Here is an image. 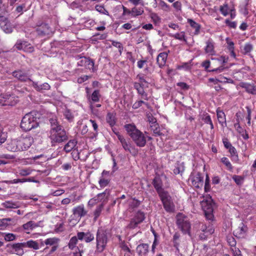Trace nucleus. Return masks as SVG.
Instances as JSON below:
<instances>
[{
    "label": "nucleus",
    "mask_w": 256,
    "mask_h": 256,
    "mask_svg": "<svg viewBox=\"0 0 256 256\" xmlns=\"http://www.w3.org/2000/svg\"><path fill=\"white\" fill-rule=\"evenodd\" d=\"M128 134L132 138L136 145L139 147H144L146 142V138L144 134L134 124H128L124 126Z\"/></svg>",
    "instance_id": "f257e3e1"
},
{
    "label": "nucleus",
    "mask_w": 256,
    "mask_h": 256,
    "mask_svg": "<svg viewBox=\"0 0 256 256\" xmlns=\"http://www.w3.org/2000/svg\"><path fill=\"white\" fill-rule=\"evenodd\" d=\"M38 118L35 112H31L26 114L20 122V128L24 131H29L38 126Z\"/></svg>",
    "instance_id": "f03ea898"
},
{
    "label": "nucleus",
    "mask_w": 256,
    "mask_h": 256,
    "mask_svg": "<svg viewBox=\"0 0 256 256\" xmlns=\"http://www.w3.org/2000/svg\"><path fill=\"white\" fill-rule=\"evenodd\" d=\"M49 138L52 146L56 144L61 143L68 139L66 132L62 127L51 128L50 131Z\"/></svg>",
    "instance_id": "7ed1b4c3"
},
{
    "label": "nucleus",
    "mask_w": 256,
    "mask_h": 256,
    "mask_svg": "<svg viewBox=\"0 0 256 256\" xmlns=\"http://www.w3.org/2000/svg\"><path fill=\"white\" fill-rule=\"evenodd\" d=\"M200 205L207 219L212 220L213 215V202L212 198L209 195L204 196L200 201Z\"/></svg>",
    "instance_id": "20e7f679"
},
{
    "label": "nucleus",
    "mask_w": 256,
    "mask_h": 256,
    "mask_svg": "<svg viewBox=\"0 0 256 256\" xmlns=\"http://www.w3.org/2000/svg\"><path fill=\"white\" fill-rule=\"evenodd\" d=\"M176 224L184 234L190 233V224L188 218L184 214L179 213L176 215Z\"/></svg>",
    "instance_id": "39448f33"
},
{
    "label": "nucleus",
    "mask_w": 256,
    "mask_h": 256,
    "mask_svg": "<svg viewBox=\"0 0 256 256\" xmlns=\"http://www.w3.org/2000/svg\"><path fill=\"white\" fill-rule=\"evenodd\" d=\"M160 196L162 202L165 210L168 212H172L174 210V205L172 198L168 192L160 193Z\"/></svg>",
    "instance_id": "423d86ee"
},
{
    "label": "nucleus",
    "mask_w": 256,
    "mask_h": 256,
    "mask_svg": "<svg viewBox=\"0 0 256 256\" xmlns=\"http://www.w3.org/2000/svg\"><path fill=\"white\" fill-rule=\"evenodd\" d=\"M96 240V250L101 252L104 250L107 244V236L102 230H98Z\"/></svg>",
    "instance_id": "0eeeda50"
},
{
    "label": "nucleus",
    "mask_w": 256,
    "mask_h": 256,
    "mask_svg": "<svg viewBox=\"0 0 256 256\" xmlns=\"http://www.w3.org/2000/svg\"><path fill=\"white\" fill-rule=\"evenodd\" d=\"M220 10L224 16H226L230 14L231 19H234L236 16V9L232 3L224 4L220 6Z\"/></svg>",
    "instance_id": "6e6552de"
},
{
    "label": "nucleus",
    "mask_w": 256,
    "mask_h": 256,
    "mask_svg": "<svg viewBox=\"0 0 256 256\" xmlns=\"http://www.w3.org/2000/svg\"><path fill=\"white\" fill-rule=\"evenodd\" d=\"M114 133L116 135L118 140L120 141L123 148L126 151L132 154H135L136 153L134 146L131 144L130 142L128 141L118 132H114Z\"/></svg>",
    "instance_id": "1a4fd4ad"
},
{
    "label": "nucleus",
    "mask_w": 256,
    "mask_h": 256,
    "mask_svg": "<svg viewBox=\"0 0 256 256\" xmlns=\"http://www.w3.org/2000/svg\"><path fill=\"white\" fill-rule=\"evenodd\" d=\"M78 60V65L80 66H84L86 68L94 70V62L88 58L78 55L75 57Z\"/></svg>",
    "instance_id": "9d476101"
},
{
    "label": "nucleus",
    "mask_w": 256,
    "mask_h": 256,
    "mask_svg": "<svg viewBox=\"0 0 256 256\" xmlns=\"http://www.w3.org/2000/svg\"><path fill=\"white\" fill-rule=\"evenodd\" d=\"M78 240V236H72L69 240L68 246H66V247L73 250L72 253L74 256H82V250H80L76 246Z\"/></svg>",
    "instance_id": "9b49d317"
},
{
    "label": "nucleus",
    "mask_w": 256,
    "mask_h": 256,
    "mask_svg": "<svg viewBox=\"0 0 256 256\" xmlns=\"http://www.w3.org/2000/svg\"><path fill=\"white\" fill-rule=\"evenodd\" d=\"M190 180L192 186L196 188H200L203 186L204 177L200 172H192L190 175Z\"/></svg>",
    "instance_id": "f8f14e48"
},
{
    "label": "nucleus",
    "mask_w": 256,
    "mask_h": 256,
    "mask_svg": "<svg viewBox=\"0 0 256 256\" xmlns=\"http://www.w3.org/2000/svg\"><path fill=\"white\" fill-rule=\"evenodd\" d=\"M0 26L2 30L6 33L10 34L13 31L14 26L8 20L3 16H0Z\"/></svg>",
    "instance_id": "ddd939ff"
},
{
    "label": "nucleus",
    "mask_w": 256,
    "mask_h": 256,
    "mask_svg": "<svg viewBox=\"0 0 256 256\" xmlns=\"http://www.w3.org/2000/svg\"><path fill=\"white\" fill-rule=\"evenodd\" d=\"M144 220V212L138 211L134 218H132L128 225L130 228L134 229L136 228L138 225L141 223Z\"/></svg>",
    "instance_id": "4468645a"
},
{
    "label": "nucleus",
    "mask_w": 256,
    "mask_h": 256,
    "mask_svg": "<svg viewBox=\"0 0 256 256\" xmlns=\"http://www.w3.org/2000/svg\"><path fill=\"white\" fill-rule=\"evenodd\" d=\"M34 140L31 136H26L18 139V146L22 148L21 151L28 149L32 144Z\"/></svg>",
    "instance_id": "2eb2a0df"
},
{
    "label": "nucleus",
    "mask_w": 256,
    "mask_h": 256,
    "mask_svg": "<svg viewBox=\"0 0 256 256\" xmlns=\"http://www.w3.org/2000/svg\"><path fill=\"white\" fill-rule=\"evenodd\" d=\"M36 32L39 35H46L51 33L52 30L48 24L38 22L37 23Z\"/></svg>",
    "instance_id": "dca6fc26"
},
{
    "label": "nucleus",
    "mask_w": 256,
    "mask_h": 256,
    "mask_svg": "<svg viewBox=\"0 0 256 256\" xmlns=\"http://www.w3.org/2000/svg\"><path fill=\"white\" fill-rule=\"evenodd\" d=\"M16 48L20 50H23L27 52H32L33 48L28 42L22 40H18L15 44Z\"/></svg>",
    "instance_id": "f3484780"
},
{
    "label": "nucleus",
    "mask_w": 256,
    "mask_h": 256,
    "mask_svg": "<svg viewBox=\"0 0 256 256\" xmlns=\"http://www.w3.org/2000/svg\"><path fill=\"white\" fill-rule=\"evenodd\" d=\"M204 52L208 56H214L216 52L214 50V42L212 39H208L206 42Z\"/></svg>",
    "instance_id": "a211bd4d"
},
{
    "label": "nucleus",
    "mask_w": 256,
    "mask_h": 256,
    "mask_svg": "<svg viewBox=\"0 0 256 256\" xmlns=\"http://www.w3.org/2000/svg\"><path fill=\"white\" fill-rule=\"evenodd\" d=\"M78 238L80 240H84L86 242H90L92 241L94 238V236L90 232L88 231L86 232H78Z\"/></svg>",
    "instance_id": "6ab92c4d"
},
{
    "label": "nucleus",
    "mask_w": 256,
    "mask_h": 256,
    "mask_svg": "<svg viewBox=\"0 0 256 256\" xmlns=\"http://www.w3.org/2000/svg\"><path fill=\"white\" fill-rule=\"evenodd\" d=\"M238 86L245 89L248 94L256 95V84H250L245 82H240Z\"/></svg>",
    "instance_id": "aec40b11"
},
{
    "label": "nucleus",
    "mask_w": 256,
    "mask_h": 256,
    "mask_svg": "<svg viewBox=\"0 0 256 256\" xmlns=\"http://www.w3.org/2000/svg\"><path fill=\"white\" fill-rule=\"evenodd\" d=\"M248 231V227L243 222H241L238 228H236L234 232L236 236L239 238H244L246 236V232Z\"/></svg>",
    "instance_id": "412c9836"
},
{
    "label": "nucleus",
    "mask_w": 256,
    "mask_h": 256,
    "mask_svg": "<svg viewBox=\"0 0 256 256\" xmlns=\"http://www.w3.org/2000/svg\"><path fill=\"white\" fill-rule=\"evenodd\" d=\"M6 148L10 151L15 152L21 151L22 148L18 146V139H14L8 142Z\"/></svg>",
    "instance_id": "4be33fe9"
},
{
    "label": "nucleus",
    "mask_w": 256,
    "mask_h": 256,
    "mask_svg": "<svg viewBox=\"0 0 256 256\" xmlns=\"http://www.w3.org/2000/svg\"><path fill=\"white\" fill-rule=\"evenodd\" d=\"M148 244H142L138 246L136 250L140 256H146L148 252Z\"/></svg>",
    "instance_id": "5701e85b"
},
{
    "label": "nucleus",
    "mask_w": 256,
    "mask_h": 256,
    "mask_svg": "<svg viewBox=\"0 0 256 256\" xmlns=\"http://www.w3.org/2000/svg\"><path fill=\"white\" fill-rule=\"evenodd\" d=\"M168 56V53L166 52H161L158 55L156 61L158 66L160 68H162V66H165L166 62Z\"/></svg>",
    "instance_id": "b1692460"
},
{
    "label": "nucleus",
    "mask_w": 256,
    "mask_h": 256,
    "mask_svg": "<svg viewBox=\"0 0 256 256\" xmlns=\"http://www.w3.org/2000/svg\"><path fill=\"white\" fill-rule=\"evenodd\" d=\"M12 76L22 82L30 80L28 76L26 73L21 70L14 72L12 73Z\"/></svg>",
    "instance_id": "393cba45"
},
{
    "label": "nucleus",
    "mask_w": 256,
    "mask_h": 256,
    "mask_svg": "<svg viewBox=\"0 0 256 256\" xmlns=\"http://www.w3.org/2000/svg\"><path fill=\"white\" fill-rule=\"evenodd\" d=\"M24 244H16L12 246V253L18 254V256H22L24 252L23 250V246Z\"/></svg>",
    "instance_id": "a878e982"
},
{
    "label": "nucleus",
    "mask_w": 256,
    "mask_h": 256,
    "mask_svg": "<svg viewBox=\"0 0 256 256\" xmlns=\"http://www.w3.org/2000/svg\"><path fill=\"white\" fill-rule=\"evenodd\" d=\"M187 21L190 27L194 30L193 34L194 35H198L200 33V25L190 18H188Z\"/></svg>",
    "instance_id": "bb28decb"
},
{
    "label": "nucleus",
    "mask_w": 256,
    "mask_h": 256,
    "mask_svg": "<svg viewBox=\"0 0 256 256\" xmlns=\"http://www.w3.org/2000/svg\"><path fill=\"white\" fill-rule=\"evenodd\" d=\"M38 225L33 221H29L22 225V228L27 234H30V232L35 228L38 227Z\"/></svg>",
    "instance_id": "cd10ccee"
},
{
    "label": "nucleus",
    "mask_w": 256,
    "mask_h": 256,
    "mask_svg": "<svg viewBox=\"0 0 256 256\" xmlns=\"http://www.w3.org/2000/svg\"><path fill=\"white\" fill-rule=\"evenodd\" d=\"M149 120L150 122L152 123V125L150 126L154 134L157 136H160L163 135L162 132L160 131V128L158 127V124L156 123V120L154 118H152V120H150L149 118Z\"/></svg>",
    "instance_id": "c85d7f7f"
},
{
    "label": "nucleus",
    "mask_w": 256,
    "mask_h": 256,
    "mask_svg": "<svg viewBox=\"0 0 256 256\" xmlns=\"http://www.w3.org/2000/svg\"><path fill=\"white\" fill-rule=\"evenodd\" d=\"M253 45L250 42H248L246 43L241 48V51L245 55L250 56V52L253 50Z\"/></svg>",
    "instance_id": "c756f323"
},
{
    "label": "nucleus",
    "mask_w": 256,
    "mask_h": 256,
    "mask_svg": "<svg viewBox=\"0 0 256 256\" xmlns=\"http://www.w3.org/2000/svg\"><path fill=\"white\" fill-rule=\"evenodd\" d=\"M34 170L31 168H19L17 173L21 176H26L30 175Z\"/></svg>",
    "instance_id": "7c9ffc66"
},
{
    "label": "nucleus",
    "mask_w": 256,
    "mask_h": 256,
    "mask_svg": "<svg viewBox=\"0 0 256 256\" xmlns=\"http://www.w3.org/2000/svg\"><path fill=\"white\" fill-rule=\"evenodd\" d=\"M77 141L75 140H69L64 146V150L66 152H70L76 146Z\"/></svg>",
    "instance_id": "2f4dec72"
},
{
    "label": "nucleus",
    "mask_w": 256,
    "mask_h": 256,
    "mask_svg": "<svg viewBox=\"0 0 256 256\" xmlns=\"http://www.w3.org/2000/svg\"><path fill=\"white\" fill-rule=\"evenodd\" d=\"M78 127L80 132L82 134L85 135L88 132V127L86 124L84 123L82 120L78 121Z\"/></svg>",
    "instance_id": "473e14b6"
},
{
    "label": "nucleus",
    "mask_w": 256,
    "mask_h": 256,
    "mask_svg": "<svg viewBox=\"0 0 256 256\" xmlns=\"http://www.w3.org/2000/svg\"><path fill=\"white\" fill-rule=\"evenodd\" d=\"M60 240L58 238L55 237L48 238L45 240L44 241V243L46 246H47L45 248L44 250H46L47 249H48V246H54L58 244Z\"/></svg>",
    "instance_id": "72a5a7b5"
},
{
    "label": "nucleus",
    "mask_w": 256,
    "mask_h": 256,
    "mask_svg": "<svg viewBox=\"0 0 256 256\" xmlns=\"http://www.w3.org/2000/svg\"><path fill=\"white\" fill-rule=\"evenodd\" d=\"M169 36L170 37L174 38L176 40H178L181 42H186V34L184 32H177L176 34H170Z\"/></svg>",
    "instance_id": "f704fd0d"
},
{
    "label": "nucleus",
    "mask_w": 256,
    "mask_h": 256,
    "mask_svg": "<svg viewBox=\"0 0 256 256\" xmlns=\"http://www.w3.org/2000/svg\"><path fill=\"white\" fill-rule=\"evenodd\" d=\"M131 16L132 17H136L142 15L144 12L142 6L136 7L134 6L130 10Z\"/></svg>",
    "instance_id": "c9c22d12"
},
{
    "label": "nucleus",
    "mask_w": 256,
    "mask_h": 256,
    "mask_svg": "<svg viewBox=\"0 0 256 256\" xmlns=\"http://www.w3.org/2000/svg\"><path fill=\"white\" fill-rule=\"evenodd\" d=\"M74 214L78 217H82L86 214L84 205H80L73 210Z\"/></svg>",
    "instance_id": "e433bc0d"
},
{
    "label": "nucleus",
    "mask_w": 256,
    "mask_h": 256,
    "mask_svg": "<svg viewBox=\"0 0 256 256\" xmlns=\"http://www.w3.org/2000/svg\"><path fill=\"white\" fill-rule=\"evenodd\" d=\"M217 118L219 123L224 126L226 125V118L224 113L220 110H217Z\"/></svg>",
    "instance_id": "4c0bfd02"
},
{
    "label": "nucleus",
    "mask_w": 256,
    "mask_h": 256,
    "mask_svg": "<svg viewBox=\"0 0 256 256\" xmlns=\"http://www.w3.org/2000/svg\"><path fill=\"white\" fill-rule=\"evenodd\" d=\"M109 194V191L108 190H106L104 192L99 194L96 196L98 201L102 202V204H104L108 200Z\"/></svg>",
    "instance_id": "58836bf2"
},
{
    "label": "nucleus",
    "mask_w": 256,
    "mask_h": 256,
    "mask_svg": "<svg viewBox=\"0 0 256 256\" xmlns=\"http://www.w3.org/2000/svg\"><path fill=\"white\" fill-rule=\"evenodd\" d=\"M2 205L6 208H16L20 207L18 202L12 201H6L2 203Z\"/></svg>",
    "instance_id": "ea45409f"
},
{
    "label": "nucleus",
    "mask_w": 256,
    "mask_h": 256,
    "mask_svg": "<svg viewBox=\"0 0 256 256\" xmlns=\"http://www.w3.org/2000/svg\"><path fill=\"white\" fill-rule=\"evenodd\" d=\"M32 86L37 90H48L50 88V86L46 82L41 85H38V82H32Z\"/></svg>",
    "instance_id": "a19ab883"
},
{
    "label": "nucleus",
    "mask_w": 256,
    "mask_h": 256,
    "mask_svg": "<svg viewBox=\"0 0 256 256\" xmlns=\"http://www.w3.org/2000/svg\"><path fill=\"white\" fill-rule=\"evenodd\" d=\"M18 101V97L15 96L14 94H10L8 100L7 102H5L6 106H14L16 104Z\"/></svg>",
    "instance_id": "79ce46f5"
},
{
    "label": "nucleus",
    "mask_w": 256,
    "mask_h": 256,
    "mask_svg": "<svg viewBox=\"0 0 256 256\" xmlns=\"http://www.w3.org/2000/svg\"><path fill=\"white\" fill-rule=\"evenodd\" d=\"M106 120L107 122L111 126H114L116 124V116L115 114L113 113H108L106 116Z\"/></svg>",
    "instance_id": "37998d69"
},
{
    "label": "nucleus",
    "mask_w": 256,
    "mask_h": 256,
    "mask_svg": "<svg viewBox=\"0 0 256 256\" xmlns=\"http://www.w3.org/2000/svg\"><path fill=\"white\" fill-rule=\"evenodd\" d=\"M100 91L98 90H95L92 94L90 101V103L98 102L100 98Z\"/></svg>",
    "instance_id": "c03bdc74"
},
{
    "label": "nucleus",
    "mask_w": 256,
    "mask_h": 256,
    "mask_svg": "<svg viewBox=\"0 0 256 256\" xmlns=\"http://www.w3.org/2000/svg\"><path fill=\"white\" fill-rule=\"evenodd\" d=\"M184 170V166L183 163L176 164L174 169V172L176 174H182Z\"/></svg>",
    "instance_id": "a18cd8bd"
},
{
    "label": "nucleus",
    "mask_w": 256,
    "mask_h": 256,
    "mask_svg": "<svg viewBox=\"0 0 256 256\" xmlns=\"http://www.w3.org/2000/svg\"><path fill=\"white\" fill-rule=\"evenodd\" d=\"M110 181V178L101 176L98 180V184L101 188H104L108 185Z\"/></svg>",
    "instance_id": "49530a36"
},
{
    "label": "nucleus",
    "mask_w": 256,
    "mask_h": 256,
    "mask_svg": "<svg viewBox=\"0 0 256 256\" xmlns=\"http://www.w3.org/2000/svg\"><path fill=\"white\" fill-rule=\"evenodd\" d=\"M104 204H101L98 206H96V210H94V220H96L97 218L99 217L100 216L101 212L102 210L104 208Z\"/></svg>",
    "instance_id": "de8ad7c7"
},
{
    "label": "nucleus",
    "mask_w": 256,
    "mask_h": 256,
    "mask_svg": "<svg viewBox=\"0 0 256 256\" xmlns=\"http://www.w3.org/2000/svg\"><path fill=\"white\" fill-rule=\"evenodd\" d=\"M202 120L206 124H209L210 126V128H214V124L210 116L207 113L204 114L202 116Z\"/></svg>",
    "instance_id": "09e8293b"
},
{
    "label": "nucleus",
    "mask_w": 256,
    "mask_h": 256,
    "mask_svg": "<svg viewBox=\"0 0 256 256\" xmlns=\"http://www.w3.org/2000/svg\"><path fill=\"white\" fill-rule=\"evenodd\" d=\"M153 182L154 186L159 194L160 192H166L162 189V184L158 178H154Z\"/></svg>",
    "instance_id": "8fccbe9b"
},
{
    "label": "nucleus",
    "mask_w": 256,
    "mask_h": 256,
    "mask_svg": "<svg viewBox=\"0 0 256 256\" xmlns=\"http://www.w3.org/2000/svg\"><path fill=\"white\" fill-rule=\"evenodd\" d=\"M158 6L160 8L166 12H169L170 10V7L166 2L162 0H158Z\"/></svg>",
    "instance_id": "3c124183"
},
{
    "label": "nucleus",
    "mask_w": 256,
    "mask_h": 256,
    "mask_svg": "<svg viewBox=\"0 0 256 256\" xmlns=\"http://www.w3.org/2000/svg\"><path fill=\"white\" fill-rule=\"evenodd\" d=\"M24 246L26 247L32 248L34 250L39 249V244L36 242L32 240L28 241L26 243H24Z\"/></svg>",
    "instance_id": "603ef678"
},
{
    "label": "nucleus",
    "mask_w": 256,
    "mask_h": 256,
    "mask_svg": "<svg viewBox=\"0 0 256 256\" xmlns=\"http://www.w3.org/2000/svg\"><path fill=\"white\" fill-rule=\"evenodd\" d=\"M9 95V92H0V104L6 106L5 102H7L8 100Z\"/></svg>",
    "instance_id": "864d4df0"
},
{
    "label": "nucleus",
    "mask_w": 256,
    "mask_h": 256,
    "mask_svg": "<svg viewBox=\"0 0 256 256\" xmlns=\"http://www.w3.org/2000/svg\"><path fill=\"white\" fill-rule=\"evenodd\" d=\"M201 230L207 235H210L214 232V229L212 226L209 225L208 227L205 225H202Z\"/></svg>",
    "instance_id": "5fc2aeb1"
},
{
    "label": "nucleus",
    "mask_w": 256,
    "mask_h": 256,
    "mask_svg": "<svg viewBox=\"0 0 256 256\" xmlns=\"http://www.w3.org/2000/svg\"><path fill=\"white\" fill-rule=\"evenodd\" d=\"M128 204L130 208H134L140 204V201L135 198H130L128 200Z\"/></svg>",
    "instance_id": "6e6d98bb"
},
{
    "label": "nucleus",
    "mask_w": 256,
    "mask_h": 256,
    "mask_svg": "<svg viewBox=\"0 0 256 256\" xmlns=\"http://www.w3.org/2000/svg\"><path fill=\"white\" fill-rule=\"evenodd\" d=\"M221 162L226 166L228 170H232V165L227 158H221Z\"/></svg>",
    "instance_id": "4d7b16f0"
},
{
    "label": "nucleus",
    "mask_w": 256,
    "mask_h": 256,
    "mask_svg": "<svg viewBox=\"0 0 256 256\" xmlns=\"http://www.w3.org/2000/svg\"><path fill=\"white\" fill-rule=\"evenodd\" d=\"M212 60H216L220 64L222 65L228 62V58H226L224 56H220L218 58H211Z\"/></svg>",
    "instance_id": "13d9d810"
},
{
    "label": "nucleus",
    "mask_w": 256,
    "mask_h": 256,
    "mask_svg": "<svg viewBox=\"0 0 256 256\" xmlns=\"http://www.w3.org/2000/svg\"><path fill=\"white\" fill-rule=\"evenodd\" d=\"M7 138V134L3 132L2 128L0 127V145L4 143Z\"/></svg>",
    "instance_id": "bf43d9fd"
},
{
    "label": "nucleus",
    "mask_w": 256,
    "mask_h": 256,
    "mask_svg": "<svg viewBox=\"0 0 256 256\" xmlns=\"http://www.w3.org/2000/svg\"><path fill=\"white\" fill-rule=\"evenodd\" d=\"M64 114L65 118L67 119L69 122H72L73 120L74 116L70 110H66L64 112Z\"/></svg>",
    "instance_id": "052dcab7"
},
{
    "label": "nucleus",
    "mask_w": 256,
    "mask_h": 256,
    "mask_svg": "<svg viewBox=\"0 0 256 256\" xmlns=\"http://www.w3.org/2000/svg\"><path fill=\"white\" fill-rule=\"evenodd\" d=\"M226 42L227 44V48L228 50H234V43L229 38H227L226 39Z\"/></svg>",
    "instance_id": "680f3d73"
},
{
    "label": "nucleus",
    "mask_w": 256,
    "mask_h": 256,
    "mask_svg": "<svg viewBox=\"0 0 256 256\" xmlns=\"http://www.w3.org/2000/svg\"><path fill=\"white\" fill-rule=\"evenodd\" d=\"M142 104H144L147 107H148V104L147 102H144L142 100H138L135 102L132 105V108L134 109H137L142 106Z\"/></svg>",
    "instance_id": "e2e57ef3"
},
{
    "label": "nucleus",
    "mask_w": 256,
    "mask_h": 256,
    "mask_svg": "<svg viewBox=\"0 0 256 256\" xmlns=\"http://www.w3.org/2000/svg\"><path fill=\"white\" fill-rule=\"evenodd\" d=\"M50 121L51 124V128H57L62 127V126L58 124L56 118H52L50 119Z\"/></svg>",
    "instance_id": "0e129e2a"
},
{
    "label": "nucleus",
    "mask_w": 256,
    "mask_h": 256,
    "mask_svg": "<svg viewBox=\"0 0 256 256\" xmlns=\"http://www.w3.org/2000/svg\"><path fill=\"white\" fill-rule=\"evenodd\" d=\"M84 22L85 26L88 28L93 26L95 24L94 20L89 18H86V20H84Z\"/></svg>",
    "instance_id": "69168bd1"
},
{
    "label": "nucleus",
    "mask_w": 256,
    "mask_h": 256,
    "mask_svg": "<svg viewBox=\"0 0 256 256\" xmlns=\"http://www.w3.org/2000/svg\"><path fill=\"white\" fill-rule=\"evenodd\" d=\"M225 24L230 28H236L237 26V23L236 22H232L228 19L225 20Z\"/></svg>",
    "instance_id": "338daca9"
},
{
    "label": "nucleus",
    "mask_w": 256,
    "mask_h": 256,
    "mask_svg": "<svg viewBox=\"0 0 256 256\" xmlns=\"http://www.w3.org/2000/svg\"><path fill=\"white\" fill-rule=\"evenodd\" d=\"M231 251L233 256H242L240 250L236 247L231 248Z\"/></svg>",
    "instance_id": "774afa93"
}]
</instances>
